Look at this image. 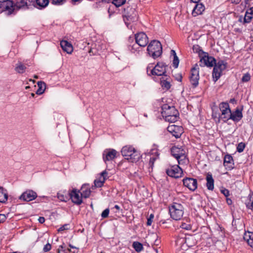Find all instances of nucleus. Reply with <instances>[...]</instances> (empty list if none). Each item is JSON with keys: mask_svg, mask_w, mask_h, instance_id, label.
<instances>
[{"mask_svg": "<svg viewBox=\"0 0 253 253\" xmlns=\"http://www.w3.org/2000/svg\"><path fill=\"white\" fill-rule=\"evenodd\" d=\"M68 225L65 224L63 226H62V227H60L58 229V231L59 232H60V231H62L65 230H67V229H68Z\"/></svg>", "mask_w": 253, "mask_h": 253, "instance_id": "4d7b16f0", "label": "nucleus"}, {"mask_svg": "<svg viewBox=\"0 0 253 253\" xmlns=\"http://www.w3.org/2000/svg\"><path fill=\"white\" fill-rule=\"evenodd\" d=\"M143 35H145V45L147 44V43H148L149 42V39H148V36L145 34V33H143Z\"/></svg>", "mask_w": 253, "mask_h": 253, "instance_id": "052dcab7", "label": "nucleus"}, {"mask_svg": "<svg viewBox=\"0 0 253 253\" xmlns=\"http://www.w3.org/2000/svg\"><path fill=\"white\" fill-rule=\"evenodd\" d=\"M171 154L176 159L179 164L185 163L184 161L186 160V156L183 149L175 146L172 147L171 149Z\"/></svg>", "mask_w": 253, "mask_h": 253, "instance_id": "0eeeda50", "label": "nucleus"}, {"mask_svg": "<svg viewBox=\"0 0 253 253\" xmlns=\"http://www.w3.org/2000/svg\"><path fill=\"white\" fill-rule=\"evenodd\" d=\"M132 247L137 252H139L142 250V244L138 242H134Z\"/></svg>", "mask_w": 253, "mask_h": 253, "instance_id": "e433bc0d", "label": "nucleus"}, {"mask_svg": "<svg viewBox=\"0 0 253 253\" xmlns=\"http://www.w3.org/2000/svg\"><path fill=\"white\" fill-rule=\"evenodd\" d=\"M246 147V144L244 142L239 143L237 147V151L239 152H242Z\"/></svg>", "mask_w": 253, "mask_h": 253, "instance_id": "a19ab883", "label": "nucleus"}, {"mask_svg": "<svg viewBox=\"0 0 253 253\" xmlns=\"http://www.w3.org/2000/svg\"><path fill=\"white\" fill-rule=\"evenodd\" d=\"M162 110L163 117H165L166 121L168 122L174 123L179 118L178 111L174 106L165 104L162 106Z\"/></svg>", "mask_w": 253, "mask_h": 253, "instance_id": "f257e3e1", "label": "nucleus"}, {"mask_svg": "<svg viewBox=\"0 0 253 253\" xmlns=\"http://www.w3.org/2000/svg\"><path fill=\"white\" fill-rule=\"evenodd\" d=\"M168 131L175 138H179L182 133V128L176 125H170L167 127Z\"/></svg>", "mask_w": 253, "mask_h": 253, "instance_id": "dca6fc26", "label": "nucleus"}, {"mask_svg": "<svg viewBox=\"0 0 253 253\" xmlns=\"http://www.w3.org/2000/svg\"><path fill=\"white\" fill-rule=\"evenodd\" d=\"M226 202L228 205H230L232 203V201L231 199H230V198H226Z\"/></svg>", "mask_w": 253, "mask_h": 253, "instance_id": "0e129e2a", "label": "nucleus"}, {"mask_svg": "<svg viewBox=\"0 0 253 253\" xmlns=\"http://www.w3.org/2000/svg\"><path fill=\"white\" fill-rule=\"evenodd\" d=\"M113 0H101V2H105V3H109L110 2H112Z\"/></svg>", "mask_w": 253, "mask_h": 253, "instance_id": "774afa93", "label": "nucleus"}, {"mask_svg": "<svg viewBox=\"0 0 253 253\" xmlns=\"http://www.w3.org/2000/svg\"><path fill=\"white\" fill-rule=\"evenodd\" d=\"M221 192L226 197L229 196V191L225 188L221 190Z\"/></svg>", "mask_w": 253, "mask_h": 253, "instance_id": "603ef678", "label": "nucleus"}, {"mask_svg": "<svg viewBox=\"0 0 253 253\" xmlns=\"http://www.w3.org/2000/svg\"><path fill=\"white\" fill-rule=\"evenodd\" d=\"M148 160V159H147ZM156 159V157L154 156H150V158L149 159V168L153 169V167L154 165V162L155 161Z\"/></svg>", "mask_w": 253, "mask_h": 253, "instance_id": "37998d69", "label": "nucleus"}, {"mask_svg": "<svg viewBox=\"0 0 253 253\" xmlns=\"http://www.w3.org/2000/svg\"><path fill=\"white\" fill-rule=\"evenodd\" d=\"M86 185L84 184L82 187L81 190H82V192H81V195H82V198L84 197V198H87L90 195L91 191L90 189L87 187L86 189Z\"/></svg>", "mask_w": 253, "mask_h": 253, "instance_id": "cd10ccee", "label": "nucleus"}, {"mask_svg": "<svg viewBox=\"0 0 253 253\" xmlns=\"http://www.w3.org/2000/svg\"><path fill=\"white\" fill-rule=\"evenodd\" d=\"M94 185L93 187H98L100 188L103 185V183L101 181H98L97 179L95 180L94 181Z\"/></svg>", "mask_w": 253, "mask_h": 253, "instance_id": "49530a36", "label": "nucleus"}, {"mask_svg": "<svg viewBox=\"0 0 253 253\" xmlns=\"http://www.w3.org/2000/svg\"><path fill=\"white\" fill-rule=\"evenodd\" d=\"M14 11L13 3L10 0L0 1V12H5L7 15H9Z\"/></svg>", "mask_w": 253, "mask_h": 253, "instance_id": "1a4fd4ad", "label": "nucleus"}, {"mask_svg": "<svg viewBox=\"0 0 253 253\" xmlns=\"http://www.w3.org/2000/svg\"><path fill=\"white\" fill-rule=\"evenodd\" d=\"M180 227L184 229L188 230H190L191 229V226L190 224H187L186 223L182 222L181 225H180Z\"/></svg>", "mask_w": 253, "mask_h": 253, "instance_id": "a18cd8bd", "label": "nucleus"}, {"mask_svg": "<svg viewBox=\"0 0 253 253\" xmlns=\"http://www.w3.org/2000/svg\"><path fill=\"white\" fill-rule=\"evenodd\" d=\"M170 54L173 56V59L172 61V65L173 67L174 68H177L178 66L179 60L176 55L175 51L173 49L171 50Z\"/></svg>", "mask_w": 253, "mask_h": 253, "instance_id": "c756f323", "label": "nucleus"}, {"mask_svg": "<svg viewBox=\"0 0 253 253\" xmlns=\"http://www.w3.org/2000/svg\"><path fill=\"white\" fill-rule=\"evenodd\" d=\"M126 1V0H113L112 3L118 7L123 5Z\"/></svg>", "mask_w": 253, "mask_h": 253, "instance_id": "ea45409f", "label": "nucleus"}, {"mask_svg": "<svg viewBox=\"0 0 253 253\" xmlns=\"http://www.w3.org/2000/svg\"><path fill=\"white\" fill-rule=\"evenodd\" d=\"M109 213V209H106L105 210L103 211L101 213V217L102 218H106L108 216Z\"/></svg>", "mask_w": 253, "mask_h": 253, "instance_id": "de8ad7c7", "label": "nucleus"}, {"mask_svg": "<svg viewBox=\"0 0 253 253\" xmlns=\"http://www.w3.org/2000/svg\"><path fill=\"white\" fill-rule=\"evenodd\" d=\"M108 12L109 13V15L110 16L111 14L113 13V11L112 10V6H110L108 9Z\"/></svg>", "mask_w": 253, "mask_h": 253, "instance_id": "e2e57ef3", "label": "nucleus"}, {"mask_svg": "<svg viewBox=\"0 0 253 253\" xmlns=\"http://www.w3.org/2000/svg\"><path fill=\"white\" fill-rule=\"evenodd\" d=\"M230 111H231L230 110ZM221 114H220L221 119L224 122H227L229 120V117H230V114L231 111L228 112V110H223L220 111Z\"/></svg>", "mask_w": 253, "mask_h": 253, "instance_id": "2f4dec72", "label": "nucleus"}, {"mask_svg": "<svg viewBox=\"0 0 253 253\" xmlns=\"http://www.w3.org/2000/svg\"><path fill=\"white\" fill-rule=\"evenodd\" d=\"M226 68V63L223 60H219L214 66L212 71V78L216 82L220 77L221 73Z\"/></svg>", "mask_w": 253, "mask_h": 253, "instance_id": "39448f33", "label": "nucleus"}, {"mask_svg": "<svg viewBox=\"0 0 253 253\" xmlns=\"http://www.w3.org/2000/svg\"><path fill=\"white\" fill-rule=\"evenodd\" d=\"M63 251L65 253H67L68 252H70L71 253H78V249L77 248H76L75 249H73V251L71 249H68L67 250H64Z\"/></svg>", "mask_w": 253, "mask_h": 253, "instance_id": "864d4df0", "label": "nucleus"}, {"mask_svg": "<svg viewBox=\"0 0 253 253\" xmlns=\"http://www.w3.org/2000/svg\"><path fill=\"white\" fill-rule=\"evenodd\" d=\"M193 50L194 52H199V53H200V51L203 52V51L202 50L200 49V47L197 45H193Z\"/></svg>", "mask_w": 253, "mask_h": 253, "instance_id": "6e6d98bb", "label": "nucleus"}, {"mask_svg": "<svg viewBox=\"0 0 253 253\" xmlns=\"http://www.w3.org/2000/svg\"><path fill=\"white\" fill-rule=\"evenodd\" d=\"M229 116V120H232L235 122H238L243 118L242 109L237 108L234 111H231Z\"/></svg>", "mask_w": 253, "mask_h": 253, "instance_id": "a211bd4d", "label": "nucleus"}, {"mask_svg": "<svg viewBox=\"0 0 253 253\" xmlns=\"http://www.w3.org/2000/svg\"><path fill=\"white\" fill-rule=\"evenodd\" d=\"M107 171L106 170H104L101 173L100 176L97 180L98 181H102V183L104 184L105 180L107 179Z\"/></svg>", "mask_w": 253, "mask_h": 253, "instance_id": "58836bf2", "label": "nucleus"}, {"mask_svg": "<svg viewBox=\"0 0 253 253\" xmlns=\"http://www.w3.org/2000/svg\"><path fill=\"white\" fill-rule=\"evenodd\" d=\"M253 18V7L248 9L244 18L243 24L249 23Z\"/></svg>", "mask_w": 253, "mask_h": 253, "instance_id": "5701e85b", "label": "nucleus"}, {"mask_svg": "<svg viewBox=\"0 0 253 253\" xmlns=\"http://www.w3.org/2000/svg\"><path fill=\"white\" fill-rule=\"evenodd\" d=\"M39 222L41 223H43L45 221V218L43 217H40L38 219Z\"/></svg>", "mask_w": 253, "mask_h": 253, "instance_id": "bf43d9fd", "label": "nucleus"}, {"mask_svg": "<svg viewBox=\"0 0 253 253\" xmlns=\"http://www.w3.org/2000/svg\"><path fill=\"white\" fill-rule=\"evenodd\" d=\"M118 152L115 149H106L103 153V159L104 162L106 163L107 161H110L114 160L117 157Z\"/></svg>", "mask_w": 253, "mask_h": 253, "instance_id": "4468645a", "label": "nucleus"}, {"mask_svg": "<svg viewBox=\"0 0 253 253\" xmlns=\"http://www.w3.org/2000/svg\"><path fill=\"white\" fill-rule=\"evenodd\" d=\"M183 185L190 190L194 191L197 188V181L196 179L186 177L182 180Z\"/></svg>", "mask_w": 253, "mask_h": 253, "instance_id": "ddd939ff", "label": "nucleus"}, {"mask_svg": "<svg viewBox=\"0 0 253 253\" xmlns=\"http://www.w3.org/2000/svg\"><path fill=\"white\" fill-rule=\"evenodd\" d=\"M154 252L155 251L153 249L150 248L148 251H146V253H154Z\"/></svg>", "mask_w": 253, "mask_h": 253, "instance_id": "69168bd1", "label": "nucleus"}, {"mask_svg": "<svg viewBox=\"0 0 253 253\" xmlns=\"http://www.w3.org/2000/svg\"><path fill=\"white\" fill-rule=\"evenodd\" d=\"M196 3L192 12V15L195 17L202 14L205 9V6L202 3L198 2Z\"/></svg>", "mask_w": 253, "mask_h": 253, "instance_id": "aec40b11", "label": "nucleus"}, {"mask_svg": "<svg viewBox=\"0 0 253 253\" xmlns=\"http://www.w3.org/2000/svg\"><path fill=\"white\" fill-rule=\"evenodd\" d=\"M129 50L132 53L137 54L142 49V33L140 32L135 35V42L132 45H129Z\"/></svg>", "mask_w": 253, "mask_h": 253, "instance_id": "423d86ee", "label": "nucleus"}, {"mask_svg": "<svg viewBox=\"0 0 253 253\" xmlns=\"http://www.w3.org/2000/svg\"><path fill=\"white\" fill-rule=\"evenodd\" d=\"M200 62L201 66L212 67L217 63L214 57L206 55L201 58Z\"/></svg>", "mask_w": 253, "mask_h": 253, "instance_id": "2eb2a0df", "label": "nucleus"}, {"mask_svg": "<svg viewBox=\"0 0 253 253\" xmlns=\"http://www.w3.org/2000/svg\"><path fill=\"white\" fill-rule=\"evenodd\" d=\"M245 204L249 209L253 208V193L251 192L245 200Z\"/></svg>", "mask_w": 253, "mask_h": 253, "instance_id": "393cba45", "label": "nucleus"}, {"mask_svg": "<svg viewBox=\"0 0 253 253\" xmlns=\"http://www.w3.org/2000/svg\"><path fill=\"white\" fill-rule=\"evenodd\" d=\"M212 117L218 123H219L220 120H221L220 113L215 111L213 109H212Z\"/></svg>", "mask_w": 253, "mask_h": 253, "instance_id": "4c0bfd02", "label": "nucleus"}, {"mask_svg": "<svg viewBox=\"0 0 253 253\" xmlns=\"http://www.w3.org/2000/svg\"><path fill=\"white\" fill-rule=\"evenodd\" d=\"M6 219V216L4 214H0V223L4 222Z\"/></svg>", "mask_w": 253, "mask_h": 253, "instance_id": "5fc2aeb1", "label": "nucleus"}, {"mask_svg": "<svg viewBox=\"0 0 253 253\" xmlns=\"http://www.w3.org/2000/svg\"><path fill=\"white\" fill-rule=\"evenodd\" d=\"M145 215L147 218L146 225L147 226L151 225L152 222L153 221V219L154 218L153 210L150 209L147 213H145Z\"/></svg>", "mask_w": 253, "mask_h": 253, "instance_id": "a878e982", "label": "nucleus"}, {"mask_svg": "<svg viewBox=\"0 0 253 253\" xmlns=\"http://www.w3.org/2000/svg\"><path fill=\"white\" fill-rule=\"evenodd\" d=\"M38 86L39 88L36 91V94L41 95L44 92L45 88V84L42 81L38 82Z\"/></svg>", "mask_w": 253, "mask_h": 253, "instance_id": "7c9ffc66", "label": "nucleus"}, {"mask_svg": "<svg viewBox=\"0 0 253 253\" xmlns=\"http://www.w3.org/2000/svg\"><path fill=\"white\" fill-rule=\"evenodd\" d=\"M37 7L39 9L45 8L49 3V0H36Z\"/></svg>", "mask_w": 253, "mask_h": 253, "instance_id": "c85d7f7f", "label": "nucleus"}, {"mask_svg": "<svg viewBox=\"0 0 253 253\" xmlns=\"http://www.w3.org/2000/svg\"><path fill=\"white\" fill-rule=\"evenodd\" d=\"M26 69V67L24 64L20 62L16 64L15 70L17 73L22 74L25 72Z\"/></svg>", "mask_w": 253, "mask_h": 253, "instance_id": "473e14b6", "label": "nucleus"}, {"mask_svg": "<svg viewBox=\"0 0 253 253\" xmlns=\"http://www.w3.org/2000/svg\"><path fill=\"white\" fill-rule=\"evenodd\" d=\"M199 68L198 65L196 64L191 70L190 81L193 87H196L199 84Z\"/></svg>", "mask_w": 253, "mask_h": 253, "instance_id": "9d476101", "label": "nucleus"}, {"mask_svg": "<svg viewBox=\"0 0 253 253\" xmlns=\"http://www.w3.org/2000/svg\"><path fill=\"white\" fill-rule=\"evenodd\" d=\"M37 197V193L33 190H27L19 197V199L24 201L29 202L35 199Z\"/></svg>", "mask_w": 253, "mask_h": 253, "instance_id": "f3484780", "label": "nucleus"}, {"mask_svg": "<svg viewBox=\"0 0 253 253\" xmlns=\"http://www.w3.org/2000/svg\"><path fill=\"white\" fill-rule=\"evenodd\" d=\"M60 45L62 49L68 54H71L73 51L72 45L67 41H61Z\"/></svg>", "mask_w": 253, "mask_h": 253, "instance_id": "412c9836", "label": "nucleus"}, {"mask_svg": "<svg viewBox=\"0 0 253 253\" xmlns=\"http://www.w3.org/2000/svg\"><path fill=\"white\" fill-rule=\"evenodd\" d=\"M167 79H168L167 78L166 79H163V80H161V84L162 87L168 90L170 88L171 85L169 82L167 81Z\"/></svg>", "mask_w": 253, "mask_h": 253, "instance_id": "c9c22d12", "label": "nucleus"}, {"mask_svg": "<svg viewBox=\"0 0 253 253\" xmlns=\"http://www.w3.org/2000/svg\"><path fill=\"white\" fill-rule=\"evenodd\" d=\"M121 153L123 157L132 163L136 162L141 156L132 146L126 145L124 146L121 150Z\"/></svg>", "mask_w": 253, "mask_h": 253, "instance_id": "f03ea898", "label": "nucleus"}, {"mask_svg": "<svg viewBox=\"0 0 253 253\" xmlns=\"http://www.w3.org/2000/svg\"><path fill=\"white\" fill-rule=\"evenodd\" d=\"M229 102H230V103L233 104V103L236 102V100H235V98H231V99H230Z\"/></svg>", "mask_w": 253, "mask_h": 253, "instance_id": "338daca9", "label": "nucleus"}, {"mask_svg": "<svg viewBox=\"0 0 253 253\" xmlns=\"http://www.w3.org/2000/svg\"><path fill=\"white\" fill-rule=\"evenodd\" d=\"M167 66L165 63L163 62H158L157 65L155 66V67L151 70L150 73H148V70H147V74L149 75L150 74L153 75H156L158 76H165L166 73V67Z\"/></svg>", "mask_w": 253, "mask_h": 253, "instance_id": "6e6552de", "label": "nucleus"}, {"mask_svg": "<svg viewBox=\"0 0 253 253\" xmlns=\"http://www.w3.org/2000/svg\"><path fill=\"white\" fill-rule=\"evenodd\" d=\"M223 165L226 169L231 170L233 169L234 161L230 155L227 154L224 156Z\"/></svg>", "mask_w": 253, "mask_h": 253, "instance_id": "6ab92c4d", "label": "nucleus"}, {"mask_svg": "<svg viewBox=\"0 0 253 253\" xmlns=\"http://www.w3.org/2000/svg\"><path fill=\"white\" fill-rule=\"evenodd\" d=\"M147 51L148 55L154 59L161 56L163 52L161 42L157 40L152 41L147 46Z\"/></svg>", "mask_w": 253, "mask_h": 253, "instance_id": "7ed1b4c3", "label": "nucleus"}, {"mask_svg": "<svg viewBox=\"0 0 253 253\" xmlns=\"http://www.w3.org/2000/svg\"><path fill=\"white\" fill-rule=\"evenodd\" d=\"M65 0H52V3L56 5L62 4Z\"/></svg>", "mask_w": 253, "mask_h": 253, "instance_id": "8fccbe9b", "label": "nucleus"}, {"mask_svg": "<svg viewBox=\"0 0 253 253\" xmlns=\"http://www.w3.org/2000/svg\"><path fill=\"white\" fill-rule=\"evenodd\" d=\"M130 9V10H131L132 11H134V9H132L131 7H127V8H124V10H125V12H126V14L124 16V20L125 21V22L126 24V25L127 26V27H128V23H127V22H126V18L128 20V19L130 17V16H131V15L128 12V10Z\"/></svg>", "mask_w": 253, "mask_h": 253, "instance_id": "72a5a7b5", "label": "nucleus"}, {"mask_svg": "<svg viewBox=\"0 0 253 253\" xmlns=\"http://www.w3.org/2000/svg\"><path fill=\"white\" fill-rule=\"evenodd\" d=\"M51 245L49 243H47L44 246V247L43 248V251L44 252H47L51 250Z\"/></svg>", "mask_w": 253, "mask_h": 253, "instance_id": "3c124183", "label": "nucleus"}, {"mask_svg": "<svg viewBox=\"0 0 253 253\" xmlns=\"http://www.w3.org/2000/svg\"><path fill=\"white\" fill-rule=\"evenodd\" d=\"M58 198L61 201L66 202L68 199V198L66 196H64L63 194H58Z\"/></svg>", "mask_w": 253, "mask_h": 253, "instance_id": "09e8293b", "label": "nucleus"}, {"mask_svg": "<svg viewBox=\"0 0 253 253\" xmlns=\"http://www.w3.org/2000/svg\"><path fill=\"white\" fill-rule=\"evenodd\" d=\"M183 206L177 203H173L169 208V212L171 217L175 220L181 219L184 213Z\"/></svg>", "mask_w": 253, "mask_h": 253, "instance_id": "20e7f679", "label": "nucleus"}, {"mask_svg": "<svg viewBox=\"0 0 253 253\" xmlns=\"http://www.w3.org/2000/svg\"><path fill=\"white\" fill-rule=\"evenodd\" d=\"M244 238L247 240L248 245L253 248V232L245 233Z\"/></svg>", "mask_w": 253, "mask_h": 253, "instance_id": "bb28decb", "label": "nucleus"}, {"mask_svg": "<svg viewBox=\"0 0 253 253\" xmlns=\"http://www.w3.org/2000/svg\"><path fill=\"white\" fill-rule=\"evenodd\" d=\"M16 7L21 8L25 5H27V2L25 0H18L16 4Z\"/></svg>", "mask_w": 253, "mask_h": 253, "instance_id": "79ce46f5", "label": "nucleus"}, {"mask_svg": "<svg viewBox=\"0 0 253 253\" xmlns=\"http://www.w3.org/2000/svg\"><path fill=\"white\" fill-rule=\"evenodd\" d=\"M69 195L73 203L77 205H80L83 203L82 196L80 190L75 188L69 191Z\"/></svg>", "mask_w": 253, "mask_h": 253, "instance_id": "9b49d317", "label": "nucleus"}, {"mask_svg": "<svg viewBox=\"0 0 253 253\" xmlns=\"http://www.w3.org/2000/svg\"><path fill=\"white\" fill-rule=\"evenodd\" d=\"M182 172V169L178 165L171 166L166 169V173L169 176L176 178L181 177Z\"/></svg>", "mask_w": 253, "mask_h": 253, "instance_id": "f8f14e48", "label": "nucleus"}, {"mask_svg": "<svg viewBox=\"0 0 253 253\" xmlns=\"http://www.w3.org/2000/svg\"><path fill=\"white\" fill-rule=\"evenodd\" d=\"M219 108L220 111L226 110H228V112H229L231 110L229 107V105L227 102H222L220 103L219 105Z\"/></svg>", "mask_w": 253, "mask_h": 253, "instance_id": "f704fd0d", "label": "nucleus"}, {"mask_svg": "<svg viewBox=\"0 0 253 253\" xmlns=\"http://www.w3.org/2000/svg\"><path fill=\"white\" fill-rule=\"evenodd\" d=\"M206 186L209 190L212 191L214 189V179L211 173L209 172L206 175Z\"/></svg>", "mask_w": 253, "mask_h": 253, "instance_id": "4be33fe9", "label": "nucleus"}, {"mask_svg": "<svg viewBox=\"0 0 253 253\" xmlns=\"http://www.w3.org/2000/svg\"><path fill=\"white\" fill-rule=\"evenodd\" d=\"M241 0H231V3L234 4H238L240 3Z\"/></svg>", "mask_w": 253, "mask_h": 253, "instance_id": "680f3d73", "label": "nucleus"}, {"mask_svg": "<svg viewBox=\"0 0 253 253\" xmlns=\"http://www.w3.org/2000/svg\"><path fill=\"white\" fill-rule=\"evenodd\" d=\"M251 80V76L249 73L245 74L242 78V82L243 83L248 82Z\"/></svg>", "mask_w": 253, "mask_h": 253, "instance_id": "c03bdc74", "label": "nucleus"}, {"mask_svg": "<svg viewBox=\"0 0 253 253\" xmlns=\"http://www.w3.org/2000/svg\"><path fill=\"white\" fill-rule=\"evenodd\" d=\"M176 79L178 81L181 82L182 79V76L181 74H178L177 77H176Z\"/></svg>", "mask_w": 253, "mask_h": 253, "instance_id": "13d9d810", "label": "nucleus"}, {"mask_svg": "<svg viewBox=\"0 0 253 253\" xmlns=\"http://www.w3.org/2000/svg\"><path fill=\"white\" fill-rule=\"evenodd\" d=\"M8 198L7 190L3 187L0 186V202L5 203Z\"/></svg>", "mask_w": 253, "mask_h": 253, "instance_id": "b1692460", "label": "nucleus"}]
</instances>
